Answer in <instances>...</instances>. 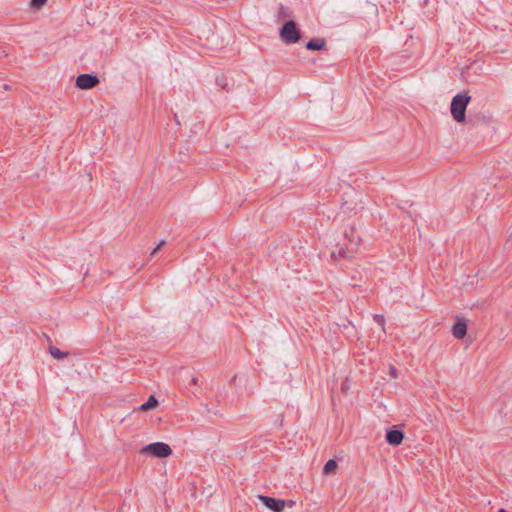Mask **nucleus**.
<instances>
[{
	"instance_id": "16",
	"label": "nucleus",
	"mask_w": 512,
	"mask_h": 512,
	"mask_svg": "<svg viewBox=\"0 0 512 512\" xmlns=\"http://www.w3.org/2000/svg\"><path fill=\"white\" fill-rule=\"evenodd\" d=\"M373 319L374 321L379 325L381 326L382 328L384 327L385 325V318L383 315H380V314H374L373 315Z\"/></svg>"
},
{
	"instance_id": "10",
	"label": "nucleus",
	"mask_w": 512,
	"mask_h": 512,
	"mask_svg": "<svg viewBox=\"0 0 512 512\" xmlns=\"http://www.w3.org/2000/svg\"><path fill=\"white\" fill-rule=\"evenodd\" d=\"M159 402L154 395H150L148 400L139 406L140 411H148L158 406Z\"/></svg>"
},
{
	"instance_id": "17",
	"label": "nucleus",
	"mask_w": 512,
	"mask_h": 512,
	"mask_svg": "<svg viewBox=\"0 0 512 512\" xmlns=\"http://www.w3.org/2000/svg\"><path fill=\"white\" fill-rule=\"evenodd\" d=\"M187 380H188V384L189 385H193V386H198L199 385V379L197 376L193 375V374H189L187 376Z\"/></svg>"
},
{
	"instance_id": "12",
	"label": "nucleus",
	"mask_w": 512,
	"mask_h": 512,
	"mask_svg": "<svg viewBox=\"0 0 512 512\" xmlns=\"http://www.w3.org/2000/svg\"><path fill=\"white\" fill-rule=\"evenodd\" d=\"M291 17H292L291 10L288 7L281 4L279 7V10H278V18L285 19V18H291Z\"/></svg>"
},
{
	"instance_id": "7",
	"label": "nucleus",
	"mask_w": 512,
	"mask_h": 512,
	"mask_svg": "<svg viewBox=\"0 0 512 512\" xmlns=\"http://www.w3.org/2000/svg\"><path fill=\"white\" fill-rule=\"evenodd\" d=\"M467 334V321L462 317H457L452 327V335L456 339H463Z\"/></svg>"
},
{
	"instance_id": "4",
	"label": "nucleus",
	"mask_w": 512,
	"mask_h": 512,
	"mask_svg": "<svg viewBox=\"0 0 512 512\" xmlns=\"http://www.w3.org/2000/svg\"><path fill=\"white\" fill-rule=\"evenodd\" d=\"M142 453H149L155 457L166 458L172 454V449L164 442H155L143 447Z\"/></svg>"
},
{
	"instance_id": "2",
	"label": "nucleus",
	"mask_w": 512,
	"mask_h": 512,
	"mask_svg": "<svg viewBox=\"0 0 512 512\" xmlns=\"http://www.w3.org/2000/svg\"><path fill=\"white\" fill-rule=\"evenodd\" d=\"M470 100L471 97L466 92L459 93L452 98L450 111L453 119L456 122L462 123L465 121L466 108Z\"/></svg>"
},
{
	"instance_id": "20",
	"label": "nucleus",
	"mask_w": 512,
	"mask_h": 512,
	"mask_svg": "<svg viewBox=\"0 0 512 512\" xmlns=\"http://www.w3.org/2000/svg\"><path fill=\"white\" fill-rule=\"evenodd\" d=\"M498 512H507L505 509H500Z\"/></svg>"
},
{
	"instance_id": "18",
	"label": "nucleus",
	"mask_w": 512,
	"mask_h": 512,
	"mask_svg": "<svg viewBox=\"0 0 512 512\" xmlns=\"http://www.w3.org/2000/svg\"><path fill=\"white\" fill-rule=\"evenodd\" d=\"M164 245H165V241L164 240L160 241L159 244L150 253V257H153Z\"/></svg>"
},
{
	"instance_id": "19",
	"label": "nucleus",
	"mask_w": 512,
	"mask_h": 512,
	"mask_svg": "<svg viewBox=\"0 0 512 512\" xmlns=\"http://www.w3.org/2000/svg\"><path fill=\"white\" fill-rule=\"evenodd\" d=\"M389 370H390L389 373L393 378L398 377V370L393 365L390 366Z\"/></svg>"
},
{
	"instance_id": "8",
	"label": "nucleus",
	"mask_w": 512,
	"mask_h": 512,
	"mask_svg": "<svg viewBox=\"0 0 512 512\" xmlns=\"http://www.w3.org/2000/svg\"><path fill=\"white\" fill-rule=\"evenodd\" d=\"M385 438L387 443L390 445L398 446L404 439V433L401 430L393 427L387 431Z\"/></svg>"
},
{
	"instance_id": "13",
	"label": "nucleus",
	"mask_w": 512,
	"mask_h": 512,
	"mask_svg": "<svg viewBox=\"0 0 512 512\" xmlns=\"http://www.w3.org/2000/svg\"><path fill=\"white\" fill-rule=\"evenodd\" d=\"M337 466H338L337 462L334 459H329L324 465L323 472L325 474L334 472L336 470Z\"/></svg>"
},
{
	"instance_id": "15",
	"label": "nucleus",
	"mask_w": 512,
	"mask_h": 512,
	"mask_svg": "<svg viewBox=\"0 0 512 512\" xmlns=\"http://www.w3.org/2000/svg\"><path fill=\"white\" fill-rule=\"evenodd\" d=\"M48 0H31V7L34 9H40L43 7Z\"/></svg>"
},
{
	"instance_id": "11",
	"label": "nucleus",
	"mask_w": 512,
	"mask_h": 512,
	"mask_svg": "<svg viewBox=\"0 0 512 512\" xmlns=\"http://www.w3.org/2000/svg\"><path fill=\"white\" fill-rule=\"evenodd\" d=\"M49 353L55 359H62L68 355L67 352H62L59 348H57L55 346L49 347Z\"/></svg>"
},
{
	"instance_id": "14",
	"label": "nucleus",
	"mask_w": 512,
	"mask_h": 512,
	"mask_svg": "<svg viewBox=\"0 0 512 512\" xmlns=\"http://www.w3.org/2000/svg\"><path fill=\"white\" fill-rule=\"evenodd\" d=\"M216 83L218 86H220L223 90L229 91V85L227 82V78L224 75H220L216 78Z\"/></svg>"
},
{
	"instance_id": "5",
	"label": "nucleus",
	"mask_w": 512,
	"mask_h": 512,
	"mask_svg": "<svg viewBox=\"0 0 512 512\" xmlns=\"http://www.w3.org/2000/svg\"><path fill=\"white\" fill-rule=\"evenodd\" d=\"M100 83L99 78L92 74H80L76 79V87L82 90H89Z\"/></svg>"
},
{
	"instance_id": "9",
	"label": "nucleus",
	"mask_w": 512,
	"mask_h": 512,
	"mask_svg": "<svg viewBox=\"0 0 512 512\" xmlns=\"http://www.w3.org/2000/svg\"><path fill=\"white\" fill-rule=\"evenodd\" d=\"M325 46H326V41L323 38H314V39L309 40L306 43V48L308 50H313V51L322 50L325 48Z\"/></svg>"
},
{
	"instance_id": "6",
	"label": "nucleus",
	"mask_w": 512,
	"mask_h": 512,
	"mask_svg": "<svg viewBox=\"0 0 512 512\" xmlns=\"http://www.w3.org/2000/svg\"><path fill=\"white\" fill-rule=\"evenodd\" d=\"M260 501L270 510L274 512H281L285 507L284 500L276 499L270 496L259 495Z\"/></svg>"
},
{
	"instance_id": "1",
	"label": "nucleus",
	"mask_w": 512,
	"mask_h": 512,
	"mask_svg": "<svg viewBox=\"0 0 512 512\" xmlns=\"http://www.w3.org/2000/svg\"><path fill=\"white\" fill-rule=\"evenodd\" d=\"M345 238L347 243L338 244L337 250L331 252V258L338 260L341 258H352L360 245V237L355 233L354 228L345 231Z\"/></svg>"
},
{
	"instance_id": "3",
	"label": "nucleus",
	"mask_w": 512,
	"mask_h": 512,
	"mask_svg": "<svg viewBox=\"0 0 512 512\" xmlns=\"http://www.w3.org/2000/svg\"><path fill=\"white\" fill-rule=\"evenodd\" d=\"M280 38L286 44H294L301 39V32L293 20L286 21L279 32Z\"/></svg>"
}]
</instances>
